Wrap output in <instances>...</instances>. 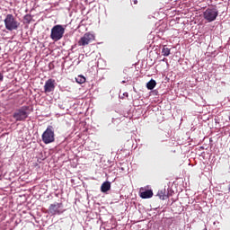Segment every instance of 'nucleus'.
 Here are the masks:
<instances>
[{
	"label": "nucleus",
	"instance_id": "nucleus-1",
	"mask_svg": "<svg viewBox=\"0 0 230 230\" xmlns=\"http://www.w3.org/2000/svg\"><path fill=\"white\" fill-rule=\"evenodd\" d=\"M4 22L5 30H8V31L19 30V26H21V22H19L17 19H15V16H13V14H7Z\"/></svg>",
	"mask_w": 230,
	"mask_h": 230
},
{
	"label": "nucleus",
	"instance_id": "nucleus-2",
	"mask_svg": "<svg viewBox=\"0 0 230 230\" xmlns=\"http://www.w3.org/2000/svg\"><path fill=\"white\" fill-rule=\"evenodd\" d=\"M41 139L45 145L55 143V128L53 126H48L46 130L41 135Z\"/></svg>",
	"mask_w": 230,
	"mask_h": 230
},
{
	"label": "nucleus",
	"instance_id": "nucleus-3",
	"mask_svg": "<svg viewBox=\"0 0 230 230\" xmlns=\"http://www.w3.org/2000/svg\"><path fill=\"white\" fill-rule=\"evenodd\" d=\"M64 33H66V29L62 25H55L51 29L50 39L58 42V40H60L64 37Z\"/></svg>",
	"mask_w": 230,
	"mask_h": 230
},
{
	"label": "nucleus",
	"instance_id": "nucleus-4",
	"mask_svg": "<svg viewBox=\"0 0 230 230\" xmlns=\"http://www.w3.org/2000/svg\"><path fill=\"white\" fill-rule=\"evenodd\" d=\"M30 107L29 106H22L20 109H17L14 113L13 114V118L16 121H25L28 118V111Z\"/></svg>",
	"mask_w": 230,
	"mask_h": 230
},
{
	"label": "nucleus",
	"instance_id": "nucleus-5",
	"mask_svg": "<svg viewBox=\"0 0 230 230\" xmlns=\"http://www.w3.org/2000/svg\"><path fill=\"white\" fill-rule=\"evenodd\" d=\"M203 17L208 22H213V21H216L217 17H218V10L216 8H208L203 13Z\"/></svg>",
	"mask_w": 230,
	"mask_h": 230
},
{
	"label": "nucleus",
	"instance_id": "nucleus-6",
	"mask_svg": "<svg viewBox=\"0 0 230 230\" xmlns=\"http://www.w3.org/2000/svg\"><path fill=\"white\" fill-rule=\"evenodd\" d=\"M93 40H96V36L92 32H86L78 40V46H89Z\"/></svg>",
	"mask_w": 230,
	"mask_h": 230
},
{
	"label": "nucleus",
	"instance_id": "nucleus-7",
	"mask_svg": "<svg viewBox=\"0 0 230 230\" xmlns=\"http://www.w3.org/2000/svg\"><path fill=\"white\" fill-rule=\"evenodd\" d=\"M62 208L64 205L62 203H53L49 207V211L50 215H60L62 213Z\"/></svg>",
	"mask_w": 230,
	"mask_h": 230
},
{
	"label": "nucleus",
	"instance_id": "nucleus-8",
	"mask_svg": "<svg viewBox=\"0 0 230 230\" xmlns=\"http://www.w3.org/2000/svg\"><path fill=\"white\" fill-rule=\"evenodd\" d=\"M53 91H55V79H49L45 82L44 93L48 94L53 93Z\"/></svg>",
	"mask_w": 230,
	"mask_h": 230
},
{
	"label": "nucleus",
	"instance_id": "nucleus-9",
	"mask_svg": "<svg viewBox=\"0 0 230 230\" xmlns=\"http://www.w3.org/2000/svg\"><path fill=\"white\" fill-rule=\"evenodd\" d=\"M141 199H152L154 197V191L152 190H147L146 191L140 192Z\"/></svg>",
	"mask_w": 230,
	"mask_h": 230
},
{
	"label": "nucleus",
	"instance_id": "nucleus-10",
	"mask_svg": "<svg viewBox=\"0 0 230 230\" xmlns=\"http://www.w3.org/2000/svg\"><path fill=\"white\" fill-rule=\"evenodd\" d=\"M109 190H111V183L109 181H104L101 186V191L102 193H107Z\"/></svg>",
	"mask_w": 230,
	"mask_h": 230
},
{
	"label": "nucleus",
	"instance_id": "nucleus-11",
	"mask_svg": "<svg viewBox=\"0 0 230 230\" xmlns=\"http://www.w3.org/2000/svg\"><path fill=\"white\" fill-rule=\"evenodd\" d=\"M157 196L159 197V199H161V200H166V199H168L165 189L158 190Z\"/></svg>",
	"mask_w": 230,
	"mask_h": 230
},
{
	"label": "nucleus",
	"instance_id": "nucleus-12",
	"mask_svg": "<svg viewBox=\"0 0 230 230\" xmlns=\"http://www.w3.org/2000/svg\"><path fill=\"white\" fill-rule=\"evenodd\" d=\"M155 85H157V83L155 82V80L151 79L147 84H146V88L149 91H152L153 89L155 88Z\"/></svg>",
	"mask_w": 230,
	"mask_h": 230
},
{
	"label": "nucleus",
	"instance_id": "nucleus-13",
	"mask_svg": "<svg viewBox=\"0 0 230 230\" xmlns=\"http://www.w3.org/2000/svg\"><path fill=\"white\" fill-rule=\"evenodd\" d=\"M170 51H171V49L168 47L164 46V48L162 49V54L164 57H169Z\"/></svg>",
	"mask_w": 230,
	"mask_h": 230
},
{
	"label": "nucleus",
	"instance_id": "nucleus-14",
	"mask_svg": "<svg viewBox=\"0 0 230 230\" xmlns=\"http://www.w3.org/2000/svg\"><path fill=\"white\" fill-rule=\"evenodd\" d=\"M75 82H77V84H85V77L84 75H78L75 77Z\"/></svg>",
	"mask_w": 230,
	"mask_h": 230
},
{
	"label": "nucleus",
	"instance_id": "nucleus-15",
	"mask_svg": "<svg viewBox=\"0 0 230 230\" xmlns=\"http://www.w3.org/2000/svg\"><path fill=\"white\" fill-rule=\"evenodd\" d=\"M31 14H26L24 17H23V21H25V22H27V24H30V22H31Z\"/></svg>",
	"mask_w": 230,
	"mask_h": 230
},
{
	"label": "nucleus",
	"instance_id": "nucleus-16",
	"mask_svg": "<svg viewBox=\"0 0 230 230\" xmlns=\"http://www.w3.org/2000/svg\"><path fill=\"white\" fill-rule=\"evenodd\" d=\"M4 78V76L3 75L2 73H0V82H3Z\"/></svg>",
	"mask_w": 230,
	"mask_h": 230
},
{
	"label": "nucleus",
	"instance_id": "nucleus-17",
	"mask_svg": "<svg viewBox=\"0 0 230 230\" xmlns=\"http://www.w3.org/2000/svg\"><path fill=\"white\" fill-rule=\"evenodd\" d=\"M134 4H137V0H134Z\"/></svg>",
	"mask_w": 230,
	"mask_h": 230
}]
</instances>
